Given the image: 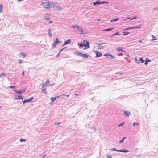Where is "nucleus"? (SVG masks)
Masks as SVG:
<instances>
[{
    "label": "nucleus",
    "mask_w": 158,
    "mask_h": 158,
    "mask_svg": "<svg viewBox=\"0 0 158 158\" xmlns=\"http://www.w3.org/2000/svg\"><path fill=\"white\" fill-rule=\"evenodd\" d=\"M123 33L124 35H127L129 33V32H123Z\"/></svg>",
    "instance_id": "nucleus-27"
},
{
    "label": "nucleus",
    "mask_w": 158,
    "mask_h": 158,
    "mask_svg": "<svg viewBox=\"0 0 158 158\" xmlns=\"http://www.w3.org/2000/svg\"><path fill=\"white\" fill-rule=\"evenodd\" d=\"M70 41H71L70 40H67L66 41H65L64 42V43L63 44V45H65L70 43Z\"/></svg>",
    "instance_id": "nucleus-12"
},
{
    "label": "nucleus",
    "mask_w": 158,
    "mask_h": 158,
    "mask_svg": "<svg viewBox=\"0 0 158 158\" xmlns=\"http://www.w3.org/2000/svg\"><path fill=\"white\" fill-rule=\"evenodd\" d=\"M125 114L127 116H129L130 114L131 113L129 112L126 111L125 112Z\"/></svg>",
    "instance_id": "nucleus-16"
},
{
    "label": "nucleus",
    "mask_w": 158,
    "mask_h": 158,
    "mask_svg": "<svg viewBox=\"0 0 158 158\" xmlns=\"http://www.w3.org/2000/svg\"><path fill=\"white\" fill-rule=\"evenodd\" d=\"M56 4V2H42V3L43 7L44 8L49 9L51 7H52L55 10H60L61 9V7L57 6Z\"/></svg>",
    "instance_id": "nucleus-1"
},
{
    "label": "nucleus",
    "mask_w": 158,
    "mask_h": 158,
    "mask_svg": "<svg viewBox=\"0 0 158 158\" xmlns=\"http://www.w3.org/2000/svg\"><path fill=\"white\" fill-rule=\"evenodd\" d=\"M138 28V27H130L127 28H126L125 30H128L129 29H137Z\"/></svg>",
    "instance_id": "nucleus-20"
},
{
    "label": "nucleus",
    "mask_w": 158,
    "mask_h": 158,
    "mask_svg": "<svg viewBox=\"0 0 158 158\" xmlns=\"http://www.w3.org/2000/svg\"><path fill=\"white\" fill-rule=\"evenodd\" d=\"M69 96V95H66V96H68V97Z\"/></svg>",
    "instance_id": "nucleus-50"
},
{
    "label": "nucleus",
    "mask_w": 158,
    "mask_h": 158,
    "mask_svg": "<svg viewBox=\"0 0 158 158\" xmlns=\"http://www.w3.org/2000/svg\"><path fill=\"white\" fill-rule=\"evenodd\" d=\"M15 91L17 93L20 94L24 92V90L23 91L21 89L19 90L18 91L15 90Z\"/></svg>",
    "instance_id": "nucleus-18"
},
{
    "label": "nucleus",
    "mask_w": 158,
    "mask_h": 158,
    "mask_svg": "<svg viewBox=\"0 0 158 158\" xmlns=\"http://www.w3.org/2000/svg\"><path fill=\"white\" fill-rule=\"evenodd\" d=\"M139 60L140 61V62H139V60H137V59H135V62L137 63H139L140 62L143 63L145 61L142 58H139Z\"/></svg>",
    "instance_id": "nucleus-7"
},
{
    "label": "nucleus",
    "mask_w": 158,
    "mask_h": 158,
    "mask_svg": "<svg viewBox=\"0 0 158 158\" xmlns=\"http://www.w3.org/2000/svg\"><path fill=\"white\" fill-rule=\"evenodd\" d=\"M25 141H26V140L24 139H20V141H21V142Z\"/></svg>",
    "instance_id": "nucleus-33"
},
{
    "label": "nucleus",
    "mask_w": 158,
    "mask_h": 158,
    "mask_svg": "<svg viewBox=\"0 0 158 158\" xmlns=\"http://www.w3.org/2000/svg\"><path fill=\"white\" fill-rule=\"evenodd\" d=\"M120 35V34H119V33L118 32H117L115 33L113 35V36H114L116 35Z\"/></svg>",
    "instance_id": "nucleus-28"
},
{
    "label": "nucleus",
    "mask_w": 158,
    "mask_h": 158,
    "mask_svg": "<svg viewBox=\"0 0 158 158\" xmlns=\"http://www.w3.org/2000/svg\"><path fill=\"white\" fill-rule=\"evenodd\" d=\"M75 95H76V96H77V95H78V94H75Z\"/></svg>",
    "instance_id": "nucleus-49"
},
{
    "label": "nucleus",
    "mask_w": 158,
    "mask_h": 158,
    "mask_svg": "<svg viewBox=\"0 0 158 158\" xmlns=\"http://www.w3.org/2000/svg\"><path fill=\"white\" fill-rule=\"evenodd\" d=\"M119 19V18H116V19H113V20H110V22H113V21H117L118 20V19Z\"/></svg>",
    "instance_id": "nucleus-30"
},
{
    "label": "nucleus",
    "mask_w": 158,
    "mask_h": 158,
    "mask_svg": "<svg viewBox=\"0 0 158 158\" xmlns=\"http://www.w3.org/2000/svg\"><path fill=\"white\" fill-rule=\"evenodd\" d=\"M24 71H23V72H22V75H24Z\"/></svg>",
    "instance_id": "nucleus-37"
},
{
    "label": "nucleus",
    "mask_w": 158,
    "mask_h": 158,
    "mask_svg": "<svg viewBox=\"0 0 158 158\" xmlns=\"http://www.w3.org/2000/svg\"><path fill=\"white\" fill-rule=\"evenodd\" d=\"M58 97H55L54 98L53 97H51L50 98V99L51 100V102H53L54 101L56 100V98H57Z\"/></svg>",
    "instance_id": "nucleus-17"
},
{
    "label": "nucleus",
    "mask_w": 158,
    "mask_h": 158,
    "mask_svg": "<svg viewBox=\"0 0 158 158\" xmlns=\"http://www.w3.org/2000/svg\"><path fill=\"white\" fill-rule=\"evenodd\" d=\"M123 124V123H122L121 124H119L118 125V126L119 127H120V126H122V125Z\"/></svg>",
    "instance_id": "nucleus-38"
},
{
    "label": "nucleus",
    "mask_w": 158,
    "mask_h": 158,
    "mask_svg": "<svg viewBox=\"0 0 158 158\" xmlns=\"http://www.w3.org/2000/svg\"><path fill=\"white\" fill-rule=\"evenodd\" d=\"M107 156L108 158H112V156L110 155H107Z\"/></svg>",
    "instance_id": "nucleus-32"
},
{
    "label": "nucleus",
    "mask_w": 158,
    "mask_h": 158,
    "mask_svg": "<svg viewBox=\"0 0 158 158\" xmlns=\"http://www.w3.org/2000/svg\"><path fill=\"white\" fill-rule=\"evenodd\" d=\"M6 75L4 73H1L0 74V77H2L4 76H6Z\"/></svg>",
    "instance_id": "nucleus-24"
},
{
    "label": "nucleus",
    "mask_w": 158,
    "mask_h": 158,
    "mask_svg": "<svg viewBox=\"0 0 158 158\" xmlns=\"http://www.w3.org/2000/svg\"><path fill=\"white\" fill-rule=\"evenodd\" d=\"M1 106H0V108H1Z\"/></svg>",
    "instance_id": "nucleus-52"
},
{
    "label": "nucleus",
    "mask_w": 158,
    "mask_h": 158,
    "mask_svg": "<svg viewBox=\"0 0 158 158\" xmlns=\"http://www.w3.org/2000/svg\"><path fill=\"white\" fill-rule=\"evenodd\" d=\"M15 99H23V97H22V96H18V97L17 98H15Z\"/></svg>",
    "instance_id": "nucleus-23"
},
{
    "label": "nucleus",
    "mask_w": 158,
    "mask_h": 158,
    "mask_svg": "<svg viewBox=\"0 0 158 158\" xmlns=\"http://www.w3.org/2000/svg\"><path fill=\"white\" fill-rule=\"evenodd\" d=\"M22 102H23V104H24L25 102H26V100L23 101Z\"/></svg>",
    "instance_id": "nucleus-42"
},
{
    "label": "nucleus",
    "mask_w": 158,
    "mask_h": 158,
    "mask_svg": "<svg viewBox=\"0 0 158 158\" xmlns=\"http://www.w3.org/2000/svg\"><path fill=\"white\" fill-rule=\"evenodd\" d=\"M9 87L10 88H15V86H9Z\"/></svg>",
    "instance_id": "nucleus-35"
},
{
    "label": "nucleus",
    "mask_w": 158,
    "mask_h": 158,
    "mask_svg": "<svg viewBox=\"0 0 158 158\" xmlns=\"http://www.w3.org/2000/svg\"><path fill=\"white\" fill-rule=\"evenodd\" d=\"M75 53L76 54H77L78 55L82 57V53H81V52H75Z\"/></svg>",
    "instance_id": "nucleus-22"
},
{
    "label": "nucleus",
    "mask_w": 158,
    "mask_h": 158,
    "mask_svg": "<svg viewBox=\"0 0 158 158\" xmlns=\"http://www.w3.org/2000/svg\"><path fill=\"white\" fill-rule=\"evenodd\" d=\"M52 21H50L49 22V23H52Z\"/></svg>",
    "instance_id": "nucleus-45"
},
{
    "label": "nucleus",
    "mask_w": 158,
    "mask_h": 158,
    "mask_svg": "<svg viewBox=\"0 0 158 158\" xmlns=\"http://www.w3.org/2000/svg\"><path fill=\"white\" fill-rule=\"evenodd\" d=\"M152 36L153 37V38L152 39V40H156L157 39L156 38V37L155 36H154L153 35H152Z\"/></svg>",
    "instance_id": "nucleus-31"
},
{
    "label": "nucleus",
    "mask_w": 158,
    "mask_h": 158,
    "mask_svg": "<svg viewBox=\"0 0 158 158\" xmlns=\"http://www.w3.org/2000/svg\"><path fill=\"white\" fill-rule=\"evenodd\" d=\"M114 29V28H111L106 29L104 30V31H109Z\"/></svg>",
    "instance_id": "nucleus-25"
},
{
    "label": "nucleus",
    "mask_w": 158,
    "mask_h": 158,
    "mask_svg": "<svg viewBox=\"0 0 158 158\" xmlns=\"http://www.w3.org/2000/svg\"><path fill=\"white\" fill-rule=\"evenodd\" d=\"M49 36L50 37H52V35L51 34V33H50V34H49Z\"/></svg>",
    "instance_id": "nucleus-46"
},
{
    "label": "nucleus",
    "mask_w": 158,
    "mask_h": 158,
    "mask_svg": "<svg viewBox=\"0 0 158 158\" xmlns=\"http://www.w3.org/2000/svg\"><path fill=\"white\" fill-rule=\"evenodd\" d=\"M111 150H112L113 151H115V150H117L115 148H113L112 149H111Z\"/></svg>",
    "instance_id": "nucleus-43"
},
{
    "label": "nucleus",
    "mask_w": 158,
    "mask_h": 158,
    "mask_svg": "<svg viewBox=\"0 0 158 158\" xmlns=\"http://www.w3.org/2000/svg\"><path fill=\"white\" fill-rule=\"evenodd\" d=\"M46 88L45 87H42V92L44 94H47V92H46Z\"/></svg>",
    "instance_id": "nucleus-10"
},
{
    "label": "nucleus",
    "mask_w": 158,
    "mask_h": 158,
    "mask_svg": "<svg viewBox=\"0 0 158 158\" xmlns=\"http://www.w3.org/2000/svg\"><path fill=\"white\" fill-rule=\"evenodd\" d=\"M125 139V138H123L122 140H120V141H119V142H120V143H122V142Z\"/></svg>",
    "instance_id": "nucleus-34"
},
{
    "label": "nucleus",
    "mask_w": 158,
    "mask_h": 158,
    "mask_svg": "<svg viewBox=\"0 0 158 158\" xmlns=\"http://www.w3.org/2000/svg\"><path fill=\"white\" fill-rule=\"evenodd\" d=\"M94 52L96 54V57H99L101 56L102 55V53L100 52H99L97 51H94Z\"/></svg>",
    "instance_id": "nucleus-6"
},
{
    "label": "nucleus",
    "mask_w": 158,
    "mask_h": 158,
    "mask_svg": "<svg viewBox=\"0 0 158 158\" xmlns=\"http://www.w3.org/2000/svg\"><path fill=\"white\" fill-rule=\"evenodd\" d=\"M72 27L73 28H76L77 29H78L77 31L79 32L81 34H84L86 33L85 32V31L84 32L83 31V30L78 25H73Z\"/></svg>",
    "instance_id": "nucleus-3"
},
{
    "label": "nucleus",
    "mask_w": 158,
    "mask_h": 158,
    "mask_svg": "<svg viewBox=\"0 0 158 158\" xmlns=\"http://www.w3.org/2000/svg\"><path fill=\"white\" fill-rule=\"evenodd\" d=\"M20 55L22 56V57L23 58H24L25 56L27 54H25L23 53H20Z\"/></svg>",
    "instance_id": "nucleus-21"
},
{
    "label": "nucleus",
    "mask_w": 158,
    "mask_h": 158,
    "mask_svg": "<svg viewBox=\"0 0 158 158\" xmlns=\"http://www.w3.org/2000/svg\"><path fill=\"white\" fill-rule=\"evenodd\" d=\"M88 56L86 54H82V57H84L85 58H87L88 57Z\"/></svg>",
    "instance_id": "nucleus-19"
},
{
    "label": "nucleus",
    "mask_w": 158,
    "mask_h": 158,
    "mask_svg": "<svg viewBox=\"0 0 158 158\" xmlns=\"http://www.w3.org/2000/svg\"><path fill=\"white\" fill-rule=\"evenodd\" d=\"M3 9V6L2 4L0 5V12H1L2 11V10Z\"/></svg>",
    "instance_id": "nucleus-26"
},
{
    "label": "nucleus",
    "mask_w": 158,
    "mask_h": 158,
    "mask_svg": "<svg viewBox=\"0 0 158 158\" xmlns=\"http://www.w3.org/2000/svg\"><path fill=\"white\" fill-rule=\"evenodd\" d=\"M108 3V2H100L99 1H96V2H93V4L94 5H96L97 4L98 5V4H103V3Z\"/></svg>",
    "instance_id": "nucleus-4"
},
{
    "label": "nucleus",
    "mask_w": 158,
    "mask_h": 158,
    "mask_svg": "<svg viewBox=\"0 0 158 158\" xmlns=\"http://www.w3.org/2000/svg\"><path fill=\"white\" fill-rule=\"evenodd\" d=\"M142 42V41L141 40H140V41H139V43H141V42Z\"/></svg>",
    "instance_id": "nucleus-48"
},
{
    "label": "nucleus",
    "mask_w": 158,
    "mask_h": 158,
    "mask_svg": "<svg viewBox=\"0 0 158 158\" xmlns=\"http://www.w3.org/2000/svg\"><path fill=\"white\" fill-rule=\"evenodd\" d=\"M136 18V17H134L133 18H132V19H131V20H133V19H135Z\"/></svg>",
    "instance_id": "nucleus-36"
},
{
    "label": "nucleus",
    "mask_w": 158,
    "mask_h": 158,
    "mask_svg": "<svg viewBox=\"0 0 158 158\" xmlns=\"http://www.w3.org/2000/svg\"><path fill=\"white\" fill-rule=\"evenodd\" d=\"M115 151L118 152H128V150H115Z\"/></svg>",
    "instance_id": "nucleus-13"
},
{
    "label": "nucleus",
    "mask_w": 158,
    "mask_h": 158,
    "mask_svg": "<svg viewBox=\"0 0 158 158\" xmlns=\"http://www.w3.org/2000/svg\"><path fill=\"white\" fill-rule=\"evenodd\" d=\"M147 60V62H150V60Z\"/></svg>",
    "instance_id": "nucleus-47"
},
{
    "label": "nucleus",
    "mask_w": 158,
    "mask_h": 158,
    "mask_svg": "<svg viewBox=\"0 0 158 158\" xmlns=\"http://www.w3.org/2000/svg\"><path fill=\"white\" fill-rule=\"evenodd\" d=\"M139 124L137 122H134L133 124V126H135Z\"/></svg>",
    "instance_id": "nucleus-29"
},
{
    "label": "nucleus",
    "mask_w": 158,
    "mask_h": 158,
    "mask_svg": "<svg viewBox=\"0 0 158 158\" xmlns=\"http://www.w3.org/2000/svg\"><path fill=\"white\" fill-rule=\"evenodd\" d=\"M144 64H146V65H147V64H148V63H147V60H146V61L145 62V63H144Z\"/></svg>",
    "instance_id": "nucleus-39"
},
{
    "label": "nucleus",
    "mask_w": 158,
    "mask_h": 158,
    "mask_svg": "<svg viewBox=\"0 0 158 158\" xmlns=\"http://www.w3.org/2000/svg\"><path fill=\"white\" fill-rule=\"evenodd\" d=\"M84 47L83 50H85L90 48L89 43L88 41L85 40H83V42L81 41L80 45L79 48L81 49L82 48Z\"/></svg>",
    "instance_id": "nucleus-2"
},
{
    "label": "nucleus",
    "mask_w": 158,
    "mask_h": 158,
    "mask_svg": "<svg viewBox=\"0 0 158 158\" xmlns=\"http://www.w3.org/2000/svg\"><path fill=\"white\" fill-rule=\"evenodd\" d=\"M116 50H117V51H118V52H121V51L123 52H125V51L124 50H123V48L121 47H118L117 48Z\"/></svg>",
    "instance_id": "nucleus-9"
},
{
    "label": "nucleus",
    "mask_w": 158,
    "mask_h": 158,
    "mask_svg": "<svg viewBox=\"0 0 158 158\" xmlns=\"http://www.w3.org/2000/svg\"><path fill=\"white\" fill-rule=\"evenodd\" d=\"M50 29H48V33L50 34Z\"/></svg>",
    "instance_id": "nucleus-44"
},
{
    "label": "nucleus",
    "mask_w": 158,
    "mask_h": 158,
    "mask_svg": "<svg viewBox=\"0 0 158 158\" xmlns=\"http://www.w3.org/2000/svg\"><path fill=\"white\" fill-rule=\"evenodd\" d=\"M103 43L100 44H98V49H101L104 48V47L102 46V44Z\"/></svg>",
    "instance_id": "nucleus-8"
},
{
    "label": "nucleus",
    "mask_w": 158,
    "mask_h": 158,
    "mask_svg": "<svg viewBox=\"0 0 158 158\" xmlns=\"http://www.w3.org/2000/svg\"><path fill=\"white\" fill-rule=\"evenodd\" d=\"M49 81L48 80L47 81H46L45 82V83H44L42 85V87H45L46 86V84H49Z\"/></svg>",
    "instance_id": "nucleus-11"
},
{
    "label": "nucleus",
    "mask_w": 158,
    "mask_h": 158,
    "mask_svg": "<svg viewBox=\"0 0 158 158\" xmlns=\"http://www.w3.org/2000/svg\"><path fill=\"white\" fill-rule=\"evenodd\" d=\"M33 99V98L32 97H31L30 98L28 99L25 100L26 102H28V103L29 102L31 101Z\"/></svg>",
    "instance_id": "nucleus-14"
},
{
    "label": "nucleus",
    "mask_w": 158,
    "mask_h": 158,
    "mask_svg": "<svg viewBox=\"0 0 158 158\" xmlns=\"http://www.w3.org/2000/svg\"><path fill=\"white\" fill-rule=\"evenodd\" d=\"M19 63H22V60H19Z\"/></svg>",
    "instance_id": "nucleus-40"
},
{
    "label": "nucleus",
    "mask_w": 158,
    "mask_h": 158,
    "mask_svg": "<svg viewBox=\"0 0 158 158\" xmlns=\"http://www.w3.org/2000/svg\"><path fill=\"white\" fill-rule=\"evenodd\" d=\"M103 56H108L110 57H112V58H113V57H114L112 55H110L109 54H108V53H106V54H104L103 55Z\"/></svg>",
    "instance_id": "nucleus-15"
},
{
    "label": "nucleus",
    "mask_w": 158,
    "mask_h": 158,
    "mask_svg": "<svg viewBox=\"0 0 158 158\" xmlns=\"http://www.w3.org/2000/svg\"><path fill=\"white\" fill-rule=\"evenodd\" d=\"M56 41H54L53 44L52 45V47L54 48L56 47L57 44L59 42L57 38H56Z\"/></svg>",
    "instance_id": "nucleus-5"
},
{
    "label": "nucleus",
    "mask_w": 158,
    "mask_h": 158,
    "mask_svg": "<svg viewBox=\"0 0 158 158\" xmlns=\"http://www.w3.org/2000/svg\"><path fill=\"white\" fill-rule=\"evenodd\" d=\"M63 50V49H61V50H60V51H61V50Z\"/></svg>",
    "instance_id": "nucleus-51"
},
{
    "label": "nucleus",
    "mask_w": 158,
    "mask_h": 158,
    "mask_svg": "<svg viewBox=\"0 0 158 158\" xmlns=\"http://www.w3.org/2000/svg\"><path fill=\"white\" fill-rule=\"evenodd\" d=\"M60 122H59L58 123H55V125H59V124H60Z\"/></svg>",
    "instance_id": "nucleus-41"
}]
</instances>
